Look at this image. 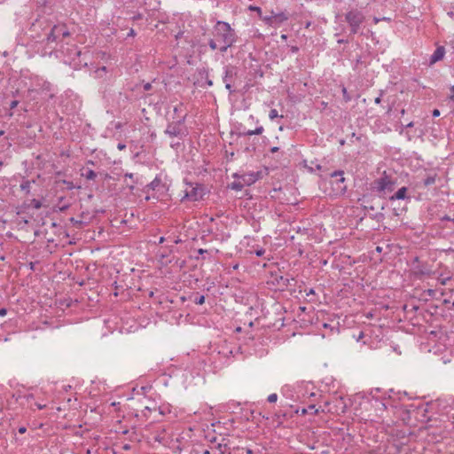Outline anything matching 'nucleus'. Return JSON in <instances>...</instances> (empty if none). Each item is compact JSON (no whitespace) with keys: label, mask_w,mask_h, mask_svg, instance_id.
<instances>
[{"label":"nucleus","mask_w":454,"mask_h":454,"mask_svg":"<svg viewBox=\"0 0 454 454\" xmlns=\"http://www.w3.org/2000/svg\"><path fill=\"white\" fill-rule=\"evenodd\" d=\"M212 37L208 40V46L211 50H218L224 53L231 47L238 39L235 30L228 22L218 20L211 31Z\"/></svg>","instance_id":"1"},{"label":"nucleus","mask_w":454,"mask_h":454,"mask_svg":"<svg viewBox=\"0 0 454 454\" xmlns=\"http://www.w3.org/2000/svg\"><path fill=\"white\" fill-rule=\"evenodd\" d=\"M344 20L348 26L350 35H364L363 30L366 17L362 11L356 8H352L344 14Z\"/></svg>","instance_id":"2"},{"label":"nucleus","mask_w":454,"mask_h":454,"mask_svg":"<svg viewBox=\"0 0 454 454\" xmlns=\"http://www.w3.org/2000/svg\"><path fill=\"white\" fill-rule=\"evenodd\" d=\"M186 117L187 114L184 113L182 116H179V119L168 122L164 134L169 137H178L180 139L185 137L188 135V130L184 126Z\"/></svg>","instance_id":"3"},{"label":"nucleus","mask_w":454,"mask_h":454,"mask_svg":"<svg viewBox=\"0 0 454 454\" xmlns=\"http://www.w3.org/2000/svg\"><path fill=\"white\" fill-rule=\"evenodd\" d=\"M395 181L386 171L383 172L382 176L375 179L371 184L372 191L377 192L380 197L384 196L387 192H390L395 189Z\"/></svg>","instance_id":"4"},{"label":"nucleus","mask_w":454,"mask_h":454,"mask_svg":"<svg viewBox=\"0 0 454 454\" xmlns=\"http://www.w3.org/2000/svg\"><path fill=\"white\" fill-rule=\"evenodd\" d=\"M184 183L187 185V188L181 201L185 200L193 202L199 201L202 200L207 192V187L202 184L188 182L186 179L184 180Z\"/></svg>","instance_id":"5"},{"label":"nucleus","mask_w":454,"mask_h":454,"mask_svg":"<svg viewBox=\"0 0 454 454\" xmlns=\"http://www.w3.org/2000/svg\"><path fill=\"white\" fill-rule=\"evenodd\" d=\"M331 178L334 180L331 181L333 191L335 195H343L347 192V186L345 184V177L343 170H335L330 174Z\"/></svg>","instance_id":"6"},{"label":"nucleus","mask_w":454,"mask_h":454,"mask_svg":"<svg viewBox=\"0 0 454 454\" xmlns=\"http://www.w3.org/2000/svg\"><path fill=\"white\" fill-rule=\"evenodd\" d=\"M63 52L70 60L75 61L78 59V65L87 66V55H89V51L82 52L76 45H68L63 50Z\"/></svg>","instance_id":"7"},{"label":"nucleus","mask_w":454,"mask_h":454,"mask_svg":"<svg viewBox=\"0 0 454 454\" xmlns=\"http://www.w3.org/2000/svg\"><path fill=\"white\" fill-rule=\"evenodd\" d=\"M223 82L225 83V88L231 94L235 92L232 84L238 77V68L234 66L228 65L223 67Z\"/></svg>","instance_id":"8"},{"label":"nucleus","mask_w":454,"mask_h":454,"mask_svg":"<svg viewBox=\"0 0 454 454\" xmlns=\"http://www.w3.org/2000/svg\"><path fill=\"white\" fill-rule=\"evenodd\" d=\"M413 263H417V265H413V273L417 278L431 276L434 273L431 266L427 262H419V257L414 258Z\"/></svg>","instance_id":"9"},{"label":"nucleus","mask_w":454,"mask_h":454,"mask_svg":"<svg viewBox=\"0 0 454 454\" xmlns=\"http://www.w3.org/2000/svg\"><path fill=\"white\" fill-rule=\"evenodd\" d=\"M69 32L65 25H55L47 35V43L56 42L60 37H67Z\"/></svg>","instance_id":"10"},{"label":"nucleus","mask_w":454,"mask_h":454,"mask_svg":"<svg viewBox=\"0 0 454 454\" xmlns=\"http://www.w3.org/2000/svg\"><path fill=\"white\" fill-rule=\"evenodd\" d=\"M281 394L284 397V399L281 400L280 403H281V407L282 408H286V407H289L290 409H293L294 406L293 404H291L288 400H292V401H296L299 399V395H295L293 390H292V387L290 386H285L282 390H281Z\"/></svg>","instance_id":"11"},{"label":"nucleus","mask_w":454,"mask_h":454,"mask_svg":"<svg viewBox=\"0 0 454 454\" xmlns=\"http://www.w3.org/2000/svg\"><path fill=\"white\" fill-rule=\"evenodd\" d=\"M167 190V185L162 182L161 178L159 176H156L155 178L144 188L145 192L155 191L160 194L165 193Z\"/></svg>","instance_id":"12"},{"label":"nucleus","mask_w":454,"mask_h":454,"mask_svg":"<svg viewBox=\"0 0 454 454\" xmlns=\"http://www.w3.org/2000/svg\"><path fill=\"white\" fill-rule=\"evenodd\" d=\"M234 177H239V179H241L242 184L245 186H249V185L254 184L260 178V173L259 172H250V173H245L241 176L235 174Z\"/></svg>","instance_id":"13"},{"label":"nucleus","mask_w":454,"mask_h":454,"mask_svg":"<svg viewBox=\"0 0 454 454\" xmlns=\"http://www.w3.org/2000/svg\"><path fill=\"white\" fill-rule=\"evenodd\" d=\"M445 54V49L443 46H438L434 53L431 55L429 62L430 65H434V63L442 60Z\"/></svg>","instance_id":"14"},{"label":"nucleus","mask_w":454,"mask_h":454,"mask_svg":"<svg viewBox=\"0 0 454 454\" xmlns=\"http://www.w3.org/2000/svg\"><path fill=\"white\" fill-rule=\"evenodd\" d=\"M380 404L383 410H387L389 406L393 408H398V404L395 402V399L390 394L388 395L387 398L384 397Z\"/></svg>","instance_id":"15"},{"label":"nucleus","mask_w":454,"mask_h":454,"mask_svg":"<svg viewBox=\"0 0 454 454\" xmlns=\"http://www.w3.org/2000/svg\"><path fill=\"white\" fill-rule=\"evenodd\" d=\"M407 187L403 186V187H401L400 189L397 190V192L392 195L391 197H389V200H405L407 199Z\"/></svg>","instance_id":"16"},{"label":"nucleus","mask_w":454,"mask_h":454,"mask_svg":"<svg viewBox=\"0 0 454 454\" xmlns=\"http://www.w3.org/2000/svg\"><path fill=\"white\" fill-rule=\"evenodd\" d=\"M273 18L275 21V26H279L280 24H282L283 22L286 21L289 19V15L286 12H281L278 13H274Z\"/></svg>","instance_id":"17"},{"label":"nucleus","mask_w":454,"mask_h":454,"mask_svg":"<svg viewBox=\"0 0 454 454\" xmlns=\"http://www.w3.org/2000/svg\"><path fill=\"white\" fill-rule=\"evenodd\" d=\"M264 129L262 126H259L257 127L255 129L252 130V129H248V130H244L242 132H239V137H250V136H253V135H261L262 132H263Z\"/></svg>","instance_id":"18"},{"label":"nucleus","mask_w":454,"mask_h":454,"mask_svg":"<svg viewBox=\"0 0 454 454\" xmlns=\"http://www.w3.org/2000/svg\"><path fill=\"white\" fill-rule=\"evenodd\" d=\"M199 74L202 79H205L206 84L208 87H211L213 85V81L209 78V72L206 68H202L199 71Z\"/></svg>","instance_id":"19"},{"label":"nucleus","mask_w":454,"mask_h":454,"mask_svg":"<svg viewBox=\"0 0 454 454\" xmlns=\"http://www.w3.org/2000/svg\"><path fill=\"white\" fill-rule=\"evenodd\" d=\"M82 176L85 177L87 180H94L97 177V174L92 169H86L82 173Z\"/></svg>","instance_id":"20"},{"label":"nucleus","mask_w":454,"mask_h":454,"mask_svg":"<svg viewBox=\"0 0 454 454\" xmlns=\"http://www.w3.org/2000/svg\"><path fill=\"white\" fill-rule=\"evenodd\" d=\"M174 114L176 116V120L179 119V116H182L184 114V104L179 103L173 108Z\"/></svg>","instance_id":"21"},{"label":"nucleus","mask_w":454,"mask_h":454,"mask_svg":"<svg viewBox=\"0 0 454 454\" xmlns=\"http://www.w3.org/2000/svg\"><path fill=\"white\" fill-rule=\"evenodd\" d=\"M274 12H271V14L269 15V16H262L261 15L260 19H262L265 24L269 25V26H275V21H274Z\"/></svg>","instance_id":"22"},{"label":"nucleus","mask_w":454,"mask_h":454,"mask_svg":"<svg viewBox=\"0 0 454 454\" xmlns=\"http://www.w3.org/2000/svg\"><path fill=\"white\" fill-rule=\"evenodd\" d=\"M212 450L215 449V450L218 452V454H225L227 450V444L219 442L216 446L211 447Z\"/></svg>","instance_id":"23"},{"label":"nucleus","mask_w":454,"mask_h":454,"mask_svg":"<svg viewBox=\"0 0 454 454\" xmlns=\"http://www.w3.org/2000/svg\"><path fill=\"white\" fill-rule=\"evenodd\" d=\"M230 187H231V189H232V190H235V191L239 192V191H241V190L245 187V185L242 184L241 179H239V181H234V182H232V183L230 184Z\"/></svg>","instance_id":"24"},{"label":"nucleus","mask_w":454,"mask_h":454,"mask_svg":"<svg viewBox=\"0 0 454 454\" xmlns=\"http://www.w3.org/2000/svg\"><path fill=\"white\" fill-rule=\"evenodd\" d=\"M30 188H31V181H29V180L23 181L20 184L21 191L25 192L27 194H28L30 192Z\"/></svg>","instance_id":"25"},{"label":"nucleus","mask_w":454,"mask_h":454,"mask_svg":"<svg viewBox=\"0 0 454 454\" xmlns=\"http://www.w3.org/2000/svg\"><path fill=\"white\" fill-rule=\"evenodd\" d=\"M435 180H436V175L428 176H427V178L424 179V185L425 186L432 185L435 183Z\"/></svg>","instance_id":"26"},{"label":"nucleus","mask_w":454,"mask_h":454,"mask_svg":"<svg viewBox=\"0 0 454 454\" xmlns=\"http://www.w3.org/2000/svg\"><path fill=\"white\" fill-rule=\"evenodd\" d=\"M278 419H280L281 417L283 418H288V417H292V411L291 412H288L286 411H283L282 409H280L279 411H278L275 414Z\"/></svg>","instance_id":"27"},{"label":"nucleus","mask_w":454,"mask_h":454,"mask_svg":"<svg viewBox=\"0 0 454 454\" xmlns=\"http://www.w3.org/2000/svg\"><path fill=\"white\" fill-rule=\"evenodd\" d=\"M194 302L196 304H199V305H201L205 302V296L204 295H197L195 298H194Z\"/></svg>","instance_id":"28"},{"label":"nucleus","mask_w":454,"mask_h":454,"mask_svg":"<svg viewBox=\"0 0 454 454\" xmlns=\"http://www.w3.org/2000/svg\"><path fill=\"white\" fill-rule=\"evenodd\" d=\"M280 281H281L283 286H288L291 285L290 281H294V278H288L280 277Z\"/></svg>","instance_id":"29"},{"label":"nucleus","mask_w":454,"mask_h":454,"mask_svg":"<svg viewBox=\"0 0 454 454\" xmlns=\"http://www.w3.org/2000/svg\"><path fill=\"white\" fill-rule=\"evenodd\" d=\"M278 395L276 393H273V394H270L268 398H267V401L270 403H276L278 401Z\"/></svg>","instance_id":"30"},{"label":"nucleus","mask_w":454,"mask_h":454,"mask_svg":"<svg viewBox=\"0 0 454 454\" xmlns=\"http://www.w3.org/2000/svg\"><path fill=\"white\" fill-rule=\"evenodd\" d=\"M31 204L33 205V207L35 208V209H39L42 207V202L36 199H33L31 200Z\"/></svg>","instance_id":"31"},{"label":"nucleus","mask_w":454,"mask_h":454,"mask_svg":"<svg viewBox=\"0 0 454 454\" xmlns=\"http://www.w3.org/2000/svg\"><path fill=\"white\" fill-rule=\"evenodd\" d=\"M342 94H343V98L346 102H348L351 100V97L349 96V94L348 93L347 91V89L345 87H342Z\"/></svg>","instance_id":"32"},{"label":"nucleus","mask_w":454,"mask_h":454,"mask_svg":"<svg viewBox=\"0 0 454 454\" xmlns=\"http://www.w3.org/2000/svg\"><path fill=\"white\" fill-rule=\"evenodd\" d=\"M278 117V113L276 109H271L269 114V118L270 120H274L275 118Z\"/></svg>","instance_id":"33"},{"label":"nucleus","mask_w":454,"mask_h":454,"mask_svg":"<svg viewBox=\"0 0 454 454\" xmlns=\"http://www.w3.org/2000/svg\"><path fill=\"white\" fill-rule=\"evenodd\" d=\"M248 9H249L250 11H254V12H257V13H258V15H259V17H261V15H262V9H261L260 7H258V6H254V5H250V6L248 7Z\"/></svg>","instance_id":"34"},{"label":"nucleus","mask_w":454,"mask_h":454,"mask_svg":"<svg viewBox=\"0 0 454 454\" xmlns=\"http://www.w3.org/2000/svg\"><path fill=\"white\" fill-rule=\"evenodd\" d=\"M307 410H308V412H313L315 414L318 412V409H316V405L315 404L309 405Z\"/></svg>","instance_id":"35"},{"label":"nucleus","mask_w":454,"mask_h":454,"mask_svg":"<svg viewBox=\"0 0 454 454\" xmlns=\"http://www.w3.org/2000/svg\"><path fill=\"white\" fill-rule=\"evenodd\" d=\"M380 388H374V389H372L371 390V393L370 395H372V397L375 400H378V397L376 395V394L380 393Z\"/></svg>","instance_id":"36"},{"label":"nucleus","mask_w":454,"mask_h":454,"mask_svg":"<svg viewBox=\"0 0 454 454\" xmlns=\"http://www.w3.org/2000/svg\"><path fill=\"white\" fill-rule=\"evenodd\" d=\"M380 20H387V21H389L390 19L389 18H386V17H383L381 19L380 18H377V17L373 18L374 24H378Z\"/></svg>","instance_id":"37"},{"label":"nucleus","mask_w":454,"mask_h":454,"mask_svg":"<svg viewBox=\"0 0 454 454\" xmlns=\"http://www.w3.org/2000/svg\"><path fill=\"white\" fill-rule=\"evenodd\" d=\"M143 88L145 91H149L152 90V83L146 82L143 85Z\"/></svg>","instance_id":"38"},{"label":"nucleus","mask_w":454,"mask_h":454,"mask_svg":"<svg viewBox=\"0 0 454 454\" xmlns=\"http://www.w3.org/2000/svg\"><path fill=\"white\" fill-rule=\"evenodd\" d=\"M19 105L18 100H13L10 103V109H14Z\"/></svg>","instance_id":"39"},{"label":"nucleus","mask_w":454,"mask_h":454,"mask_svg":"<svg viewBox=\"0 0 454 454\" xmlns=\"http://www.w3.org/2000/svg\"><path fill=\"white\" fill-rule=\"evenodd\" d=\"M290 51L292 53H296L299 51V48L297 46H291Z\"/></svg>","instance_id":"40"},{"label":"nucleus","mask_w":454,"mask_h":454,"mask_svg":"<svg viewBox=\"0 0 454 454\" xmlns=\"http://www.w3.org/2000/svg\"><path fill=\"white\" fill-rule=\"evenodd\" d=\"M432 114L434 117H438L440 116V111L438 109H434Z\"/></svg>","instance_id":"41"},{"label":"nucleus","mask_w":454,"mask_h":454,"mask_svg":"<svg viewBox=\"0 0 454 454\" xmlns=\"http://www.w3.org/2000/svg\"><path fill=\"white\" fill-rule=\"evenodd\" d=\"M18 431H19L20 434H25L27 432V427H19Z\"/></svg>","instance_id":"42"},{"label":"nucleus","mask_w":454,"mask_h":454,"mask_svg":"<svg viewBox=\"0 0 454 454\" xmlns=\"http://www.w3.org/2000/svg\"><path fill=\"white\" fill-rule=\"evenodd\" d=\"M35 406L37 407V409L43 410L46 407V404H42V403H36Z\"/></svg>","instance_id":"43"},{"label":"nucleus","mask_w":454,"mask_h":454,"mask_svg":"<svg viewBox=\"0 0 454 454\" xmlns=\"http://www.w3.org/2000/svg\"><path fill=\"white\" fill-rule=\"evenodd\" d=\"M143 18V15L141 13H137L136 14L134 17H133V20H141Z\"/></svg>","instance_id":"44"},{"label":"nucleus","mask_w":454,"mask_h":454,"mask_svg":"<svg viewBox=\"0 0 454 454\" xmlns=\"http://www.w3.org/2000/svg\"><path fill=\"white\" fill-rule=\"evenodd\" d=\"M364 334L363 332H360L359 334L356 337V340L359 341L364 338Z\"/></svg>","instance_id":"45"},{"label":"nucleus","mask_w":454,"mask_h":454,"mask_svg":"<svg viewBox=\"0 0 454 454\" xmlns=\"http://www.w3.org/2000/svg\"><path fill=\"white\" fill-rule=\"evenodd\" d=\"M136 32L133 28H130L129 32L128 33V36H135Z\"/></svg>","instance_id":"46"},{"label":"nucleus","mask_w":454,"mask_h":454,"mask_svg":"<svg viewBox=\"0 0 454 454\" xmlns=\"http://www.w3.org/2000/svg\"><path fill=\"white\" fill-rule=\"evenodd\" d=\"M197 253L199 254H204L205 253H207V250L200 248V249L197 250Z\"/></svg>","instance_id":"47"},{"label":"nucleus","mask_w":454,"mask_h":454,"mask_svg":"<svg viewBox=\"0 0 454 454\" xmlns=\"http://www.w3.org/2000/svg\"><path fill=\"white\" fill-rule=\"evenodd\" d=\"M200 454H211V451L207 449H203L200 450Z\"/></svg>","instance_id":"48"},{"label":"nucleus","mask_w":454,"mask_h":454,"mask_svg":"<svg viewBox=\"0 0 454 454\" xmlns=\"http://www.w3.org/2000/svg\"><path fill=\"white\" fill-rule=\"evenodd\" d=\"M279 148L278 146H273L270 148V152L272 153L278 152Z\"/></svg>","instance_id":"49"},{"label":"nucleus","mask_w":454,"mask_h":454,"mask_svg":"<svg viewBox=\"0 0 454 454\" xmlns=\"http://www.w3.org/2000/svg\"><path fill=\"white\" fill-rule=\"evenodd\" d=\"M68 207H69V206H68V205H63V206L59 207V210H60V211H65V210H67Z\"/></svg>","instance_id":"50"},{"label":"nucleus","mask_w":454,"mask_h":454,"mask_svg":"<svg viewBox=\"0 0 454 454\" xmlns=\"http://www.w3.org/2000/svg\"><path fill=\"white\" fill-rule=\"evenodd\" d=\"M442 219H443V220H446V221H451V222H453V223H454V218H451V217H450V216H448V215H445Z\"/></svg>","instance_id":"51"},{"label":"nucleus","mask_w":454,"mask_h":454,"mask_svg":"<svg viewBox=\"0 0 454 454\" xmlns=\"http://www.w3.org/2000/svg\"><path fill=\"white\" fill-rule=\"evenodd\" d=\"M414 126V122L413 121H411L409 123H407L405 126H403L404 128H412Z\"/></svg>","instance_id":"52"},{"label":"nucleus","mask_w":454,"mask_h":454,"mask_svg":"<svg viewBox=\"0 0 454 454\" xmlns=\"http://www.w3.org/2000/svg\"><path fill=\"white\" fill-rule=\"evenodd\" d=\"M6 315V309H0V316L4 317Z\"/></svg>","instance_id":"53"},{"label":"nucleus","mask_w":454,"mask_h":454,"mask_svg":"<svg viewBox=\"0 0 454 454\" xmlns=\"http://www.w3.org/2000/svg\"><path fill=\"white\" fill-rule=\"evenodd\" d=\"M189 454H200V450H192Z\"/></svg>","instance_id":"54"},{"label":"nucleus","mask_w":454,"mask_h":454,"mask_svg":"<svg viewBox=\"0 0 454 454\" xmlns=\"http://www.w3.org/2000/svg\"><path fill=\"white\" fill-rule=\"evenodd\" d=\"M450 90L453 92V94L450 96V99L454 101V85L450 87Z\"/></svg>","instance_id":"55"},{"label":"nucleus","mask_w":454,"mask_h":454,"mask_svg":"<svg viewBox=\"0 0 454 454\" xmlns=\"http://www.w3.org/2000/svg\"><path fill=\"white\" fill-rule=\"evenodd\" d=\"M246 453L247 454H254V450L249 448L246 449Z\"/></svg>","instance_id":"56"},{"label":"nucleus","mask_w":454,"mask_h":454,"mask_svg":"<svg viewBox=\"0 0 454 454\" xmlns=\"http://www.w3.org/2000/svg\"><path fill=\"white\" fill-rule=\"evenodd\" d=\"M264 251L262 249L259 250V251H256V255L257 256H262L263 254Z\"/></svg>","instance_id":"57"},{"label":"nucleus","mask_w":454,"mask_h":454,"mask_svg":"<svg viewBox=\"0 0 454 454\" xmlns=\"http://www.w3.org/2000/svg\"><path fill=\"white\" fill-rule=\"evenodd\" d=\"M380 101H381L380 97H377V98H375V100H374L375 104H380Z\"/></svg>","instance_id":"58"},{"label":"nucleus","mask_w":454,"mask_h":454,"mask_svg":"<svg viewBox=\"0 0 454 454\" xmlns=\"http://www.w3.org/2000/svg\"><path fill=\"white\" fill-rule=\"evenodd\" d=\"M338 43H348V40H344V39H339L337 41Z\"/></svg>","instance_id":"59"},{"label":"nucleus","mask_w":454,"mask_h":454,"mask_svg":"<svg viewBox=\"0 0 454 454\" xmlns=\"http://www.w3.org/2000/svg\"><path fill=\"white\" fill-rule=\"evenodd\" d=\"M117 147H118V149L122 150V149H124L126 146H125V145L119 144Z\"/></svg>","instance_id":"60"},{"label":"nucleus","mask_w":454,"mask_h":454,"mask_svg":"<svg viewBox=\"0 0 454 454\" xmlns=\"http://www.w3.org/2000/svg\"><path fill=\"white\" fill-rule=\"evenodd\" d=\"M133 176H134V175H133L132 173H127V174L125 175V176H126V177H129V178H133Z\"/></svg>","instance_id":"61"},{"label":"nucleus","mask_w":454,"mask_h":454,"mask_svg":"<svg viewBox=\"0 0 454 454\" xmlns=\"http://www.w3.org/2000/svg\"><path fill=\"white\" fill-rule=\"evenodd\" d=\"M281 39H282L283 41H286V40H287V35H285V34H283V35H281Z\"/></svg>","instance_id":"62"},{"label":"nucleus","mask_w":454,"mask_h":454,"mask_svg":"<svg viewBox=\"0 0 454 454\" xmlns=\"http://www.w3.org/2000/svg\"><path fill=\"white\" fill-rule=\"evenodd\" d=\"M301 413L306 414V413H308V410L306 408H303V409H301Z\"/></svg>","instance_id":"63"},{"label":"nucleus","mask_w":454,"mask_h":454,"mask_svg":"<svg viewBox=\"0 0 454 454\" xmlns=\"http://www.w3.org/2000/svg\"><path fill=\"white\" fill-rule=\"evenodd\" d=\"M448 15L454 19V12H449Z\"/></svg>","instance_id":"64"}]
</instances>
